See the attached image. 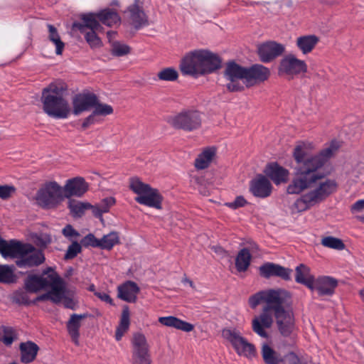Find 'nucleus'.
<instances>
[{"label": "nucleus", "mask_w": 364, "mask_h": 364, "mask_svg": "<svg viewBox=\"0 0 364 364\" xmlns=\"http://www.w3.org/2000/svg\"><path fill=\"white\" fill-rule=\"evenodd\" d=\"M50 292L43 294L42 295H40L36 298V299L33 301V304L36 303V301H46V300H50Z\"/></svg>", "instance_id": "338daca9"}, {"label": "nucleus", "mask_w": 364, "mask_h": 364, "mask_svg": "<svg viewBox=\"0 0 364 364\" xmlns=\"http://www.w3.org/2000/svg\"><path fill=\"white\" fill-rule=\"evenodd\" d=\"M87 317V314H73L70 316V319L66 323V327L72 341L76 346L79 345L80 328L81 326V321Z\"/></svg>", "instance_id": "cd10ccee"}, {"label": "nucleus", "mask_w": 364, "mask_h": 364, "mask_svg": "<svg viewBox=\"0 0 364 364\" xmlns=\"http://www.w3.org/2000/svg\"><path fill=\"white\" fill-rule=\"evenodd\" d=\"M133 364L151 363L149 345L144 335L136 333L132 340Z\"/></svg>", "instance_id": "9b49d317"}, {"label": "nucleus", "mask_w": 364, "mask_h": 364, "mask_svg": "<svg viewBox=\"0 0 364 364\" xmlns=\"http://www.w3.org/2000/svg\"><path fill=\"white\" fill-rule=\"evenodd\" d=\"M34 250V246L28 243H23L16 240L6 241L0 237V253L4 258H16L18 259L23 254L28 253Z\"/></svg>", "instance_id": "9d476101"}, {"label": "nucleus", "mask_w": 364, "mask_h": 364, "mask_svg": "<svg viewBox=\"0 0 364 364\" xmlns=\"http://www.w3.org/2000/svg\"><path fill=\"white\" fill-rule=\"evenodd\" d=\"M168 122L172 127L176 129L193 132L200 128L202 117L198 111L187 109L171 117Z\"/></svg>", "instance_id": "423d86ee"}, {"label": "nucleus", "mask_w": 364, "mask_h": 364, "mask_svg": "<svg viewBox=\"0 0 364 364\" xmlns=\"http://www.w3.org/2000/svg\"><path fill=\"white\" fill-rule=\"evenodd\" d=\"M115 203V199L113 197H108L102 199L97 205L100 207L101 210L105 213L109 210L111 206Z\"/></svg>", "instance_id": "5fc2aeb1"}, {"label": "nucleus", "mask_w": 364, "mask_h": 364, "mask_svg": "<svg viewBox=\"0 0 364 364\" xmlns=\"http://www.w3.org/2000/svg\"><path fill=\"white\" fill-rule=\"evenodd\" d=\"M272 186L269 179L263 176L258 175L251 181L250 191L255 197L264 198L270 196Z\"/></svg>", "instance_id": "412c9836"}, {"label": "nucleus", "mask_w": 364, "mask_h": 364, "mask_svg": "<svg viewBox=\"0 0 364 364\" xmlns=\"http://www.w3.org/2000/svg\"><path fill=\"white\" fill-rule=\"evenodd\" d=\"M63 235L70 240L80 236V233L75 230L71 225H67L62 230Z\"/></svg>", "instance_id": "6e6d98bb"}, {"label": "nucleus", "mask_w": 364, "mask_h": 364, "mask_svg": "<svg viewBox=\"0 0 364 364\" xmlns=\"http://www.w3.org/2000/svg\"><path fill=\"white\" fill-rule=\"evenodd\" d=\"M307 65L304 60H299L293 54L284 56L280 61L279 73L289 75H298L306 73Z\"/></svg>", "instance_id": "4468645a"}, {"label": "nucleus", "mask_w": 364, "mask_h": 364, "mask_svg": "<svg viewBox=\"0 0 364 364\" xmlns=\"http://www.w3.org/2000/svg\"><path fill=\"white\" fill-rule=\"evenodd\" d=\"M130 313L128 306H124L122 309L120 321L116 329L115 339L119 341L124 334L128 331L130 324Z\"/></svg>", "instance_id": "f704fd0d"}, {"label": "nucleus", "mask_w": 364, "mask_h": 364, "mask_svg": "<svg viewBox=\"0 0 364 364\" xmlns=\"http://www.w3.org/2000/svg\"><path fill=\"white\" fill-rule=\"evenodd\" d=\"M82 251V245L77 241H73L67 249L64 255L65 260H69L75 258Z\"/></svg>", "instance_id": "09e8293b"}, {"label": "nucleus", "mask_w": 364, "mask_h": 364, "mask_svg": "<svg viewBox=\"0 0 364 364\" xmlns=\"http://www.w3.org/2000/svg\"><path fill=\"white\" fill-rule=\"evenodd\" d=\"M129 188L137 194L135 200L138 203L159 210L162 208L163 197L159 191L143 183L139 178H130Z\"/></svg>", "instance_id": "20e7f679"}, {"label": "nucleus", "mask_w": 364, "mask_h": 364, "mask_svg": "<svg viewBox=\"0 0 364 364\" xmlns=\"http://www.w3.org/2000/svg\"><path fill=\"white\" fill-rule=\"evenodd\" d=\"M159 322L164 326L173 327L185 332H190L194 328L193 324L172 316L159 317Z\"/></svg>", "instance_id": "7c9ffc66"}, {"label": "nucleus", "mask_w": 364, "mask_h": 364, "mask_svg": "<svg viewBox=\"0 0 364 364\" xmlns=\"http://www.w3.org/2000/svg\"><path fill=\"white\" fill-rule=\"evenodd\" d=\"M338 148V143L333 141L328 147L316 155H311L310 143L300 142L294 149L293 157L296 166L294 176L287 191L289 194H299L304 190L311 189L294 202V207L297 212L306 210L322 203L337 191L336 181L329 178L323 180L324 175L318 170Z\"/></svg>", "instance_id": "f257e3e1"}, {"label": "nucleus", "mask_w": 364, "mask_h": 364, "mask_svg": "<svg viewBox=\"0 0 364 364\" xmlns=\"http://www.w3.org/2000/svg\"><path fill=\"white\" fill-rule=\"evenodd\" d=\"M252 256L247 248L240 250L235 258V267L238 272L246 271L250 265Z\"/></svg>", "instance_id": "e433bc0d"}, {"label": "nucleus", "mask_w": 364, "mask_h": 364, "mask_svg": "<svg viewBox=\"0 0 364 364\" xmlns=\"http://www.w3.org/2000/svg\"><path fill=\"white\" fill-rule=\"evenodd\" d=\"M81 22L75 21L73 23L72 28L74 31H79L80 33H85L86 29L90 31H102L103 28L100 23L97 13H88L80 15Z\"/></svg>", "instance_id": "aec40b11"}, {"label": "nucleus", "mask_w": 364, "mask_h": 364, "mask_svg": "<svg viewBox=\"0 0 364 364\" xmlns=\"http://www.w3.org/2000/svg\"><path fill=\"white\" fill-rule=\"evenodd\" d=\"M15 267L14 265L7 264L0 265V282L4 284H11L16 282L14 274Z\"/></svg>", "instance_id": "ea45409f"}, {"label": "nucleus", "mask_w": 364, "mask_h": 364, "mask_svg": "<svg viewBox=\"0 0 364 364\" xmlns=\"http://www.w3.org/2000/svg\"><path fill=\"white\" fill-rule=\"evenodd\" d=\"M92 205L89 203H83L76 200H70L68 208L74 217L80 218L83 215L86 210L90 209Z\"/></svg>", "instance_id": "a19ab883"}, {"label": "nucleus", "mask_w": 364, "mask_h": 364, "mask_svg": "<svg viewBox=\"0 0 364 364\" xmlns=\"http://www.w3.org/2000/svg\"><path fill=\"white\" fill-rule=\"evenodd\" d=\"M289 297V294L282 289H269L260 291L249 298V304L252 309H255L261 302L267 305L263 308L259 316L252 320V330L262 338H267L268 333L265 328H269L273 323L272 316L270 313L274 306L284 301V299Z\"/></svg>", "instance_id": "f03ea898"}, {"label": "nucleus", "mask_w": 364, "mask_h": 364, "mask_svg": "<svg viewBox=\"0 0 364 364\" xmlns=\"http://www.w3.org/2000/svg\"><path fill=\"white\" fill-rule=\"evenodd\" d=\"M131 48L126 44L121 43L119 41L112 43V54L115 56H123L130 53Z\"/></svg>", "instance_id": "a18cd8bd"}, {"label": "nucleus", "mask_w": 364, "mask_h": 364, "mask_svg": "<svg viewBox=\"0 0 364 364\" xmlns=\"http://www.w3.org/2000/svg\"><path fill=\"white\" fill-rule=\"evenodd\" d=\"M139 291V288L137 284L134 282L128 281L118 287V297L123 301L134 303Z\"/></svg>", "instance_id": "bb28decb"}, {"label": "nucleus", "mask_w": 364, "mask_h": 364, "mask_svg": "<svg viewBox=\"0 0 364 364\" xmlns=\"http://www.w3.org/2000/svg\"><path fill=\"white\" fill-rule=\"evenodd\" d=\"M202 75L212 73L221 67V59L215 53L206 50H200Z\"/></svg>", "instance_id": "4be33fe9"}, {"label": "nucleus", "mask_w": 364, "mask_h": 364, "mask_svg": "<svg viewBox=\"0 0 364 364\" xmlns=\"http://www.w3.org/2000/svg\"><path fill=\"white\" fill-rule=\"evenodd\" d=\"M287 299L284 301L274 306V317L280 333L285 337L290 336L294 328V318L291 312L285 310Z\"/></svg>", "instance_id": "6e6552de"}, {"label": "nucleus", "mask_w": 364, "mask_h": 364, "mask_svg": "<svg viewBox=\"0 0 364 364\" xmlns=\"http://www.w3.org/2000/svg\"><path fill=\"white\" fill-rule=\"evenodd\" d=\"M47 27L48 29V38L55 46V53L61 55L65 48V43L61 41L57 28L53 25L48 24Z\"/></svg>", "instance_id": "4c0bfd02"}, {"label": "nucleus", "mask_w": 364, "mask_h": 364, "mask_svg": "<svg viewBox=\"0 0 364 364\" xmlns=\"http://www.w3.org/2000/svg\"><path fill=\"white\" fill-rule=\"evenodd\" d=\"M15 301L16 303L25 304V305H29L31 304H33V301H31L28 299V296L27 294L25 292L16 293Z\"/></svg>", "instance_id": "13d9d810"}, {"label": "nucleus", "mask_w": 364, "mask_h": 364, "mask_svg": "<svg viewBox=\"0 0 364 364\" xmlns=\"http://www.w3.org/2000/svg\"><path fill=\"white\" fill-rule=\"evenodd\" d=\"M64 306L67 309H75V304L70 298H65L63 301Z\"/></svg>", "instance_id": "69168bd1"}, {"label": "nucleus", "mask_w": 364, "mask_h": 364, "mask_svg": "<svg viewBox=\"0 0 364 364\" xmlns=\"http://www.w3.org/2000/svg\"><path fill=\"white\" fill-rule=\"evenodd\" d=\"M98 20L107 26H113L120 23L121 18L118 13L113 9H105L97 13Z\"/></svg>", "instance_id": "2f4dec72"}, {"label": "nucleus", "mask_w": 364, "mask_h": 364, "mask_svg": "<svg viewBox=\"0 0 364 364\" xmlns=\"http://www.w3.org/2000/svg\"><path fill=\"white\" fill-rule=\"evenodd\" d=\"M200 50L188 53L181 60L180 70L183 75L198 77L202 75Z\"/></svg>", "instance_id": "f8f14e48"}, {"label": "nucleus", "mask_w": 364, "mask_h": 364, "mask_svg": "<svg viewBox=\"0 0 364 364\" xmlns=\"http://www.w3.org/2000/svg\"><path fill=\"white\" fill-rule=\"evenodd\" d=\"M90 209H92V213L96 218H100L101 220H103L102 214L104 213L101 210V209L97 205H92V207H90Z\"/></svg>", "instance_id": "680f3d73"}, {"label": "nucleus", "mask_w": 364, "mask_h": 364, "mask_svg": "<svg viewBox=\"0 0 364 364\" xmlns=\"http://www.w3.org/2000/svg\"><path fill=\"white\" fill-rule=\"evenodd\" d=\"M222 336L232 344L240 355L247 358L255 356V348L254 345L242 337L239 331L235 329L224 328L222 331Z\"/></svg>", "instance_id": "0eeeda50"}, {"label": "nucleus", "mask_w": 364, "mask_h": 364, "mask_svg": "<svg viewBox=\"0 0 364 364\" xmlns=\"http://www.w3.org/2000/svg\"><path fill=\"white\" fill-rule=\"evenodd\" d=\"M19 349L21 361L23 363H30L36 359L39 347L33 341H27L21 343Z\"/></svg>", "instance_id": "c85d7f7f"}, {"label": "nucleus", "mask_w": 364, "mask_h": 364, "mask_svg": "<svg viewBox=\"0 0 364 364\" xmlns=\"http://www.w3.org/2000/svg\"><path fill=\"white\" fill-rule=\"evenodd\" d=\"M98 122L99 120L97 118V115L94 114V112L92 111V112L84 119L82 123L81 128L82 129L85 130L91 125L95 124Z\"/></svg>", "instance_id": "4d7b16f0"}, {"label": "nucleus", "mask_w": 364, "mask_h": 364, "mask_svg": "<svg viewBox=\"0 0 364 364\" xmlns=\"http://www.w3.org/2000/svg\"><path fill=\"white\" fill-rule=\"evenodd\" d=\"M93 108L94 114L97 116H107L113 113V108L112 106L107 104L100 103L98 99L97 102L95 106H93Z\"/></svg>", "instance_id": "8fccbe9b"}, {"label": "nucleus", "mask_w": 364, "mask_h": 364, "mask_svg": "<svg viewBox=\"0 0 364 364\" xmlns=\"http://www.w3.org/2000/svg\"><path fill=\"white\" fill-rule=\"evenodd\" d=\"M318 41L315 35L303 36L297 38L296 46L304 54H306L314 49Z\"/></svg>", "instance_id": "c9c22d12"}, {"label": "nucleus", "mask_w": 364, "mask_h": 364, "mask_svg": "<svg viewBox=\"0 0 364 364\" xmlns=\"http://www.w3.org/2000/svg\"><path fill=\"white\" fill-rule=\"evenodd\" d=\"M270 75L269 70L260 64L246 68L245 86L252 87L267 80Z\"/></svg>", "instance_id": "dca6fc26"}, {"label": "nucleus", "mask_w": 364, "mask_h": 364, "mask_svg": "<svg viewBox=\"0 0 364 364\" xmlns=\"http://www.w3.org/2000/svg\"><path fill=\"white\" fill-rule=\"evenodd\" d=\"M102 31H90L85 33V38L87 43L90 45L91 48H97L100 47L102 45V41L100 38L97 36V33L102 32Z\"/></svg>", "instance_id": "de8ad7c7"}, {"label": "nucleus", "mask_w": 364, "mask_h": 364, "mask_svg": "<svg viewBox=\"0 0 364 364\" xmlns=\"http://www.w3.org/2000/svg\"><path fill=\"white\" fill-rule=\"evenodd\" d=\"M157 77L159 80L164 81H175L178 77V73L175 68L169 67L159 71Z\"/></svg>", "instance_id": "c03bdc74"}, {"label": "nucleus", "mask_w": 364, "mask_h": 364, "mask_svg": "<svg viewBox=\"0 0 364 364\" xmlns=\"http://www.w3.org/2000/svg\"><path fill=\"white\" fill-rule=\"evenodd\" d=\"M139 0H134V3L127 8L129 20L136 30L149 25L148 16L142 6L139 5Z\"/></svg>", "instance_id": "6ab92c4d"}, {"label": "nucleus", "mask_w": 364, "mask_h": 364, "mask_svg": "<svg viewBox=\"0 0 364 364\" xmlns=\"http://www.w3.org/2000/svg\"><path fill=\"white\" fill-rule=\"evenodd\" d=\"M97 102V96L90 92L79 93L72 98L73 113L79 115L89 111Z\"/></svg>", "instance_id": "2eb2a0df"}, {"label": "nucleus", "mask_w": 364, "mask_h": 364, "mask_svg": "<svg viewBox=\"0 0 364 364\" xmlns=\"http://www.w3.org/2000/svg\"><path fill=\"white\" fill-rule=\"evenodd\" d=\"M285 364H306L303 363L297 355L293 352L288 353L285 357Z\"/></svg>", "instance_id": "bf43d9fd"}, {"label": "nucleus", "mask_w": 364, "mask_h": 364, "mask_svg": "<svg viewBox=\"0 0 364 364\" xmlns=\"http://www.w3.org/2000/svg\"><path fill=\"white\" fill-rule=\"evenodd\" d=\"M89 185L82 177H75L66 181L63 187L65 198L82 197L88 190Z\"/></svg>", "instance_id": "f3484780"}, {"label": "nucleus", "mask_w": 364, "mask_h": 364, "mask_svg": "<svg viewBox=\"0 0 364 364\" xmlns=\"http://www.w3.org/2000/svg\"><path fill=\"white\" fill-rule=\"evenodd\" d=\"M36 275L28 274L24 280V288L26 291L30 293H36L40 290L45 289L48 287V274Z\"/></svg>", "instance_id": "393cba45"}, {"label": "nucleus", "mask_w": 364, "mask_h": 364, "mask_svg": "<svg viewBox=\"0 0 364 364\" xmlns=\"http://www.w3.org/2000/svg\"><path fill=\"white\" fill-rule=\"evenodd\" d=\"M95 295L101 301L109 304H113L112 298L107 293L104 291H95Z\"/></svg>", "instance_id": "052dcab7"}, {"label": "nucleus", "mask_w": 364, "mask_h": 364, "mask_svg": "<svg viewBox=\"0 0 364 364\" xmlns=\"http://www.w3.org/2000/svg\"><path fill=\"white\" fill-rule=\"evenodd\" d=\"M295 281L305 285L314 291V277L310 273V269L304 264H300L295 269Z\"/></svg>", "instance_id": "c756f323"}, {"label": "nucleus", "mask_w": 364, "mask_h": 364, "mask_svg": "<svg viewBox=\"0 0 364 364\" xmlns=\"http://www.w3.org/2000/svg\"><path fill=\"white\" fill-rule=\"evenodd\" d=\"M352 210L353 211H361L364 209V200H359L356 201L353 205H352Z\"/></svg>", "instance_id": "e2e57ef3"}, {"label": "nucleus", "mask_w": 364, "mask_h": 364, "mask_svg": "<svg viewBox=\"0 0 364 364\" xmlns=\"http://www.w3.org/2000/svg\"><path fill=\"white\" fill-rule=\"evenodd\" d=\"M264 172L276 185L287 182L289 175V171L277 162L268 164Z\"/></svg>", "instance_id": "b1692460"}, {"label": "nucleus", "mask_w": 364, "mask_h": 364, "mask_svg": "<svg viewBox=\"0 0 364 364\" xmlns=\"http://www.w3.org/2000/svg\"><path fill=\"white\" fill-rule=\"evenodd\" d=\"M116 35H117L116 31H107V38L109 39V41L111 42V41L115 38Z\"/></svg>", "instance_id": "774afa93"}, {"label": "nucleus", "mask_w": 364, "mask_h": 364, "mask_svg": "<svg viewBox=\"0 0 364 364\" xmlns=\"http://www.w3.org/2000/svg\"><path fill=\"white\" fill-rule=\"evenodd\" d=\"M321 245L338 250H342L345 248V245L341 239L331 236L323 237L321 240Z\"/></svg>", "instance_id": "37998d69"}, {"label": "nucleus", "mask_w": 364, "mask_h": 364, "mask_svg": "<svg viewBox=\"0 0 364 364\" xmlns=\"http://www.w3.org/2000/svg\"><path fill=\"white\" fill-rule=\"evenodd\" d=\"M51 272L48 274V287H51L50 294H64V287L62 279L58 274L53 270L51 267H48L43 271L44 274Z\"/></svg>", "instance_id": "72a5a7b5"}, {"label": "nucleus", "mask_w": 364, "mask_h": 364, "mask_svg": "<svg viewBox=\"0 0 364 364\" xmlns=\"http://www.w3.org/2000/svg\"><path fill=\"white\" fill-rule=\"evenodd\" d=\"M1 329L3 332V336L0 338V340H1L6 346H11L16 338L15 331L11 327L4 326H2Z\"/></svg>", "instance_id": "49530a36"}, {"label": "nucleus", "mask_w": 364, "mask_h": 364, "mask_svg": "<svg viewBox=\"0 0 364 364\" xmlns=\"http://www.w3.org/2000/svg\"><path fill=\"white\" fill-rule=\"evenodd\" d=\"M247 203V200L242 196H237L234 201L225 203L228 208L235 210L241 207H244Z\"/></svg>", "instance_id": "603ef678"}, {"label": "nucleus", "mask_w": 364, "mask_h": 364, "mask_svg": "<svg viewBox=\"0 0 364 364\" xmlns=\"http://www.w3.org/2000/svg\"><path fill=\"white\" fill-rule=\"evenodd\" d=\"M80 244L82 246L85 247H100V240L96 238L95 235L92 233L87 235L84 237L81 241Z\"/></svg>", "instance_id": "3c124183"}, {"label": "nucleus", "mask_w": 364, "mask_h": 364, "mask_svg": "<svg viewBox=\"0 0 364 364\" xmlns=\"http://www.w3.org/2000/svg\"><path fill=\"white\" fill-rule=\"evenodd\" d=\"M66 87L63 85L50 83L42 90L41 101L43 110L49 117L55 119H66L71 109L68 100L64 97Z\"/></svg>", "instance_id": "7ed1b4c3"}, {"label": "nucleus", "mask_w": 364, "mask_h": 364, "mask_svg": "<svg viewBox=\"0 0 364 364\" xmlns=\"http://www.w3.org/2000/svg\"><path fill=\"white\" fill-rule=\"evenodd\" d=\"M64 296V294H50V300L55 304H58L61 301Z\"/></svg>", "instance_id": "0e129e2a"}, {"label": "nucleus", "mask_w": 364, "mask_h": 364, "mask_svg": "<svg viewBox=\"0 0 364 364\" xmlns=\"http://www.w3.org/2000/svg\"><path fill=\"white\" fill-rule=\"evenodd\" d=\"M292 270L289 268L272 262H266L259 267L260 275L267 279L272 277H277L288 281L291 278L290 274Z\"/></svg>", "instance_id": "a211bd4d"}, {"label": "nucleus", "mask_w": 364, "mask_h": 364, "mask_svg": "<svg viewBox=\"0 0 364 364\" xmlns=\"http://www.w3.org/2000/svg\"><path fill=\"white\" fill-rule=\"evenodd\" d=\"M262 355L266 364H279L282 358L268 344L262 348Z\"/></svg>", "instance_id": "58836bf2"}, {"label": "nucleus", "mask_w": 364, "mask_h": 364, "mask_svg": "<svg viewBox=\"0 0 364 364\" xmlns=\"http://www.w3.org/2000/svg\"><path fill=\"white\" fill-rule=\"evenodd\" d=\"M45 261L43 253L34 247L32 252L25 253L21 255L18 259H16V264L20 268L36 267Z\"/></svg>", "instance_id": "5701e85b"}, {"label": "nucleus", "mask_w": 364, "mask_h": 364, "mask_svg": "<svg viewBox=\"0 0 364 364\" xmlns=\"http://www.w3.org/2000/svg\"><path fill=\"white\" fill-rule=\"evenodd\" d=\"M285 52L284 45L274 41H268L258 46L259 59L264 63H269Z\"/></svg>", "instance_id": "ddd939ff"}, {"label": "nucleus", "mask_w": 364, "mask_h": 364, "mask_svg": "<svg viewBox=\"0 0 364 364\" xmlns=\"http://www.w3.org/2000/svg\"><path fill=\"white\" fill-rule=\"evenodd\" d=\"M216 150L214 147L205 149L195 160V167L198 170L208 168L215 156Z\"/></svg>", "instance_id": "473e14b6"}, {"label": "nucleus", "mask_w": 364, "mask_h": 364, "mask_svg": "<svg viewBox=\"0 0 364 364\" xmlns=\"http://www.w3.org/2000/svg\"><path fill=\"white\" fill-rule=\"evenodd\" d=\"M65 198L63 187L56 181L46 182L37 191V203L44 209L56 208Z\"/></svg>", "instance_id": "39448f33"}, {"label": "nucleus", "mask_w": 364, "mask_h": 364, "mask_svg": "<svg viewBox=\"0 0 364 364\" xmlns=\"http://www.w3.org/2000/svg\"><path fill=\"white\" fill-rule=\"evenodd\" d=\"M246 68L242 67L234 61L227 63L224 75L230 81L227 84V89L230 92H239L244 90V86L238 81L242 80L245 83Z\"/></svg>", "instance_id": "1a4fd4ad"}, {"label": "nucleus", "mask_w": 364, "mask_h": 364, "mask_svg": "<svg viewBox=\"0 0 364 364\" xmlns=\"http://www.w3.org/2000/svg\"><path fill=\"white\" fill-rule=\"evenodd\" d=\"M337 285L338 282L336 279L323 277L314 283V290L316 291L319 296H331L334 293Z\"/></svg>", "instance_id": "a878e982"}, {"label": "nucleus", "mask_w": 364, "mask_h": 364, "mask_svg": "<svg viewBox=\"0 0 364 364\" xmlns=\"http://www.w3.org/2000/svg\"><path fill=\"white\" fill-rule=\"evenodd\" d=\"M119 243V236L117 232H112L106 235H104L100 240V248L102 250H110L112 247Z\"/></svg>", "instance_id": "79ce46f5"}, {"label": "nucleus", "mask_w": 364, "mask_h": 364, "mask_svg": "<svg viewBox=\"0 0 364 364\" xmlns=\"http://www.w3.org/2000/svg\"><path fill=\"white\" fill-rule=\"evenodd\" d=\"M16 191V188L13 186L4 185L0 186V198L6 200L9 198L12 193Z\"/></svg>", "instance_id": "864d4df0"}]
</instances>
